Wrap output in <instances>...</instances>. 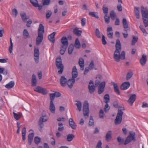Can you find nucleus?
<instances>
[{
  "label": "nucleus",
  "instance_id": "obj_1",
  "mask_svg": "<svg viewBox=\"0 0 148 148\" xmlns=\"http://www.w3.org/2000/svg\"><path fill=\"white\" fill-rule=\"evenodd\" d=\"M116 50L114 52L113 58L114 60L116 62H119L120 59L123 60L125 59V53L123 51L120 54L121 50V47L120 40L117 39L116 40L115 45Z\"/></svg>",
  "mask_w": 148,
  "mask_h": 148
},
{
  "label": "nucleus",
  "instance_id": "obj_2",
  "mask_svg": "<svg viewBox=\"0 0 148 148\" xmlns=\"http://www.w3.org/2000/svg\"><path fill=\"white\" fill-rule=\"evenodd\" d=\"M125 110V109L123 107L119 108L118 112L114 121L115 124L119 125L121 123L122 120V116L123 113L122 110Z\"/></svg>",
  "mask_w": 148,
  "mask_h": 148
},
{
  "label": "nucleus",
  "instance_id": "obj_3",
  "mask_svg": "<svg viewBox=\"0 0 148 148\" xmlns=\"http://www.w3.org/2000/svg\"><path fill=\"white\" fill-rule=\"evenodd\" d=\"M56 64L57 68L60 69L58 71L59 74H61L62 73L63 71L64 65L62 63V60L61 57H59L56 59Z\"/></svg>",
  "mask_w": 148,
  "mask_h": 148
},
{
  "label": "nucleus",
  "instance_id": "obj_4",
  "mask_svg": "<svg viewBox=\"0 0 148 148\" xmlns=\"http://www.w3.org/2000/svg\"><path fill=\"white\" fill-rule=\"evenodd\" d=\"M135 135V132L132 131L130 132L129 135L127 137L125 141V145L128 144L131 141L135 142L136 141Z\"/></svg>",
  "mask_w": 148,
  "mask_h": 148
},
{
  "label": "nucleus",
  "instance_id": "obj_5",
  "mask_svg": "<svg viewBox=\"0 0 148 148\" xmlns=\"http://www.w3.org/2000/svg\"><path fill=\"white\" fill-rule=\"evenodd\" d=\"M83 113L84 116L86 119H87L89 116V104L87 101H85L83 106Z\"/></svg>",
  "mask_w": 148,
  "mask_h": 148
},
{
  "label": "nucleus",
  "instance_id": "obj_6",
  "mask_svg": "<svg viewBox=\"0 0 148 148\" xmlns=\"http://www.w3.org/2000/svg\"><path fill=\"white\" fill-rule=\"evenodd\" d=\"M39 51L38 48H35L34 49V59L35 62L38 63L39 60Z\"/></svg>",
  "mask_w": 148,
  "mask_h": 148
},
{
  "label": "nucleus",
  "instance_id": "obj_7",
  "mask_svg": "<svg viewBox=\"0 0 148 148\" xmlns=\"http://www.w3.org/2000/svg\"><path fill=\"white\" fill-rule=\"evenodd\" d=\"M141 10L143 18H148V10L147 8L141 6Z\"/></svg>",
  "mask_w": 148,
  "mask_h": 148
},
{
  "label": "nucleus",
  "instance_id": "obj_8",
  "mask_svg": "<svg viewBox=\"0 0 148 148\" xmlns=\"http://www.w3.org/2000/svg\"><path fill=\"white\" fill-rule=\"evenodd\" d=\"M106 82L105 81L101 82L98 86V93L99 94H101L104 90V88L105 86Z\"/></svg>",
  "mask_w": 148,
  "mask_h": 148
},
{
  "label": "nucleus",
  "instance_id": "obj_9",
  "mask_svg": "<svg viewBox=\"0 0 148 148\" xmlns=\"http://www.w3.org/2000/svg\"><path fill=\"white\" fill-rule=\"evenodd\" d=\"M88 89L89 92L90 94L92 93L95 90V87L93 82L92 80H90L89 83Z\"/></svg>",
  "mask_w": 148,
  "mask_h": 148
},
{
  "label": "nucleus",
  "instance_id": "obj_10",
  "mask_svg": "<svg viewBox=\"0 0 148 148\" xmlns=\"http://www.w3.org/2000/svg\"><path fill=\"white\" fill-rule=\"evenodd\" d=\"M34 91L42 94L43 95H46L47 94L46 90L43 88L39 86H38L34 89Z\"/></svg>",
  "mask_w": 148,
  "mask_h": 148
},
{
  "label": "nucleus",
  "instance_id": "obj_11",
  "mask_svg": "<svg viewBox=\"0 0 148 148\" xmlns=\"http://www.w3.org/2000/svg\"><path fill=\"white\" fill-rule=\"evenodd\" d=\"M136 97V95L135 94H133L131 95L129 99L127 101V102L131 106L133 105V103L135 101Z\"/></svg>",
  "mask_w": 148,
  "mask_h": 148
},
{
  "label": "nucleus",
  "instance_id": "obj_12",
  "mask_svg": "<svg viewBox=\"0 0 148 148\" xmlns=\"http://www.w3.org/2000/svg\"><path fill=\"white\" fill-rule=\"evenodd\" d=\"M67 79L64 76H61L60 79V84L61 86L64 87L66 86L67 82Z\"/></svg>",
  "mask_w": 148,
  "mask_h": 148
},
{
  "label": "nucleus",
  "instance_id": "obj_13",
  "mask_svg": "<svg viewBox=\"0 0 148 148\" xmlns=\"http://www.w3.org/2000/svg\"><path fill=\"white\" fill-rule=\"evenodd\" d=\"M147 59V56L145 54H143L140 61V62L142 66L145 65Z\"/></svg>",
  "mask_w": 148,
  "mask_h": 148
},
{
  "label": "nucleus",
  "instance_id": "obj_14",
  "mask_svg": "<svg viewBox=\"0 0 148 148\" xmlns=\"http://www.w3.org/2000/svg\"><path fill=\"white\" fill-rule=\"evenodd\" d=\"M72 74V79H75L78 76V73L75 66H74L73 68Z\"/></svg>",
  "mask_w": 148,
  "mask_h": 148
},
{
  "label": "nucleus",
  "instance_id": "obj_15",
  "mask_svg": "<svg viewBox=\"0 0 148 148\" xmlns=\"http://www.w3.org/2000/svg\"><path fill=\"white\" fill-rule=\"evenodd\" d=\"M122 23L123 27L125 29L124 31L125 32H127V30H130V28L128 27V25L125 18H124L123 19Z\"/></svg>",
  "mask_w": 148,
  "mask_h": 148
},
{
  "label": "nucleus",
  "instance_id": "obj_16",
  "mask_svg": "<svg viewBox=\"0 0 148 148\" xmlns=\"http://www.w3.org/2000/svg\"><path fill=\"white\" fill-rule=\"evenodd\" d=\"M107 31L108 32L107 35L108 37L110 38H113V32H112V27H108L107 28Z\"/></svg>",
  "mask_w": 148,
  "mask_h": 148
},
{
  "label": "nucleus",
  "instance_id": "obj_17",
  "mask_svg": "<svg viewBox=\"0 0 148 148\" xmlns=\"http://www.w3.org/2000/svg\"><path fill=\"white\" fill-rule=\"evenodd\" d=\"M130 86V83L129 82H125L123 83L120 86L121 89L125 90L128 88Z\"/></svg>",
  "mask_w": 148,
  "mask_h": 148
},
{
  "label": "nucleus",
  "instance_id": "obj_18",
  "mask_svg": "<svg viewBox=\"0 0 148 148\" xmlns=\"http://www.w3.org/2000/svg\"><path fill=\"white\" fill-rule=\"evenodd\" d=\"M43 38V35L38 34V36L36 39V44L37 45H39L41 43Z\"/></svg>",
  "mask_w": 148,
  "mask_h": 148
},
{
  "label": "nucleus",
  "instance_id": "obj_19",
  "mask_svg": "<svg viewBox=\"0 0 148 148\" xmlns=\"http://www.w3.org/2000/svg\"><path fill=\"white\" fill-rule=\"evenodd\" d=\"M75 79L72 78L69 79L67 81V84L70 88H72L73 85L75 82Z\"/></svg>",
  "mask_w": 148,
  "mask_h": 148
},
{
  "label": "nucleus",
  "instance_id": "obj_20",
  "mask_svg": "<svg viewBox=\"0 0 148 148\" xmlns=\"http://www.w3.org/2000/svg\"><path fill=\"white\" fill-rule=\"evenodd\" d=\"M38 34L43 35L45 32L44 27L43 25L40 24L38 29Z\"/></svg>",
  "mask_w": 148,
  "mask_h": 148
},
{
  "label": "nucleus",
  "instance_id": "obj_21",
  "mask_svg": "<svg viewBox=\"0 0 148 148\" xmlns=\"http://www.w3.org/2000/svg\"><path fill=\"white\" fill-rule=\"evenodd\" d=\"M56 34V32H54L49 35L48 37L49 40L52 42L54 43L55 41L54 37Z\"/></svg>",
  "mask_w": 148,
  "mask_h": 148
},
{
  "label": "nucleus",
  "instance_id": "obj_22",
  "mask_svg": "<svg viewBox=\"0 0 148 148\" xmlns=\"http://www.w3.org/2000/svg\"><path fill=\"white\" fill-rule=\"evenodd\" d=\"M112 83L114 86V88L115 92L118 95L120 94V92L119 90V87L117 84L115 83L114 82H112Z\"/></svg>",
  "mask_w": 148,
  "mask_h": 148
},
{
  "label": "nucleus",
  "instance_id": "obj_23",
  "mask_svg": "<svg viewBox=\"0 0 148 148\" xmlns=\"http://www.w3.org/2000/svg\"><path fill=\"white\" fill-rule=\"evenodd\" d=\"M84 59L80 58L79 59V64L81 68V70L83 71L84 69Z\"/></svg>",
  "mask_w": 148,
  "mask_h": 148
},
{
  "label": "nucleus",
  "instance_id": "obj_24",
  "mask_svg": "<svg viewBox=\"0 0 148 148\" xmlns=\"http://www.w3.org/2000/svg\"><path fill=\"white\" fill-rule=\"evenodd\" d=\"M69 124L70 126L73 129H75L76 128V125L72 119L70 118L69 119Z\"/></svg>",
  "mask_w": 148,
  "mask_h": 148
},
{
  "label": "nucleus",
  "instance_id": "obj_25",
  "mask_svg": "<svg viewBox=\"0 0 148 148\" xmlns=\"http://www.w3.org/2000/svg\"><path fill=\"white\" fill-rule=\"evenodd\" d=\"M134 12L136 18L139 19L140 18V11L139 7H135Z\"/></svg>",
  "mask_w": 148,
  "mask_h": 148
},
{
  "label": "nucleus",
  "instance_id": "obj_26",
  "mask_svg": "<svg viewBox=\"0 0 148 148\" xmlns=\"http://www.w3.org/2000/svg\"><path fill=\"white\" fill-rule=\"evenodd\" d=\"M82 32V31L79 30L77 27L75 28L73 30L74 34L76 35L79 36H81Z\"/></svg>",
  "mask_w": 148,
  "mask_h": 148
},
{
  "label": "nucleus",
  "instance_id": "obj_27",
  "mask_svg": "<svg viewBox=\"0 0 148 148\" xmlns=\"http://www.w3.org/2000/svg\"><path fill=\"white\" fill-rule=\"evenodd\" d=\"M34 135V133H29L28 136V141L29 145H31Z\"/></svg>",
  "mask_w": 148,
  "mask_h": 148
},
{
  "label": "nucleus",
  "instance_id": "obj_28",
  "mask_svg": "<svg viewBox=\"0 0 148 148\" xmlns=\"http://www.w3.org/2000/svg\"><path fill=\"white\" fill-rule=\"evenodd\" d=\"M112 131L110 130L108 131L106 136V139L107 142L110 141L112 138Z\"/></svg>",
  "mask_w": 148,
  "mask_h": 148
},
{
  "label": "nucleus",
  "instance_id": "obj_29",
  "mask_svg": "<svg viewBox=\"0 0 148 148\" xmlns=\"http://www.w3.org/2000/svg\"><path fill=\"white\" fill-rule=\"evenodd\" d=\"M68 45H62L61 46V49L60 52L61 55H63L65 52L66 49L68 47Z\"/></svg>",
  "mask_w": 148,
  "mask_h": 148
},
{
  "label": "nucleus",
  "instance_id": "obj_30",
  "mask_svg": "<svg viewBox=\"0 0 148 148\" xmlns=\"http://www.w3.org/2000/svg\"><path fill=\"white\" fill-rule=\"evenodd\" d=\"M37 79L36 75L33 74L32 75V84L33 86H35L36 85Z\"/></svg>",
  "mask_w": 148,
  "mask_h": 148
},
{
  "label": "nucleus",
  "instance_id": "obj_31",
  "mask_svg": "<svg viewBox=\"0 0 148 148\" xmlns=\"http://www.w3.org/2000/svg\"><path fill=\"white\" fill-rule=\"evenodd\" d=\"M61 42L62 45H68L69 43L68 39L65 36H64L62 38L61 40Z\"/></svg>",
  "mask_w": 148,
  "mask_h": 148
},
{
  "label": "nucleus",
  "instance_id": "obj_32",
  "mask_svg": "<svg viewBox=\"0 0 148 148\" xmlns=\"http://www.w3.org/2000/svg\"><path fill=\"white\" fill-rule=\"evenodd\" d=\"M49 109L52 113L53 114L55 113V107L53 102H50Z\"/></svg>",
  "mask_w": 148,
  "mask_h": 148
},
{
  "label": "nucleus",
  "instance_id": "obj_33",
  "mask_svg": "<svg viewBox=\"0 0 148 148\" xmlns=\"http://www.w3.org/2000/svg\"><path fill=\"white\" fill-rule=\"evenodd\" d=\"M74 47L77 49H79L81 47V45L78 38H76L75 40Z\"/></svg>",
  "mask_w": 148,
  "mask_h": 148
},
{
  "label": "nucleus",
  "instance_id": "obj_34",
  "mask_svg": "<svg viewBox=\"0 0 148 148\" xmlns=\"http://www.w3.org/2000/svg\"><path fill=\"white\" fill-rule=\"evenodd\" d=\"M14 85V82L13 81H11L5 85V87L8 89H10L13 88Z\"/></svg>",
  "mask_w": 148,
  "mask_h": 148
},
{
  "label": "nucleus",
  "instance_id": "obj_35",
  "mask_svg": "<svg viewBox=\"0 0 148 148\" xmlns=\"http://www.w3.org/2000/svg\"><path fill=\"white\" fill-rule=\"evenodd\" d=\"M89 14L92 17H95L97 18H99L98 13L97 12H90L89 13Z\"/></svg>",
  "mask_w": 148,
  "mask_h": 148
},
{
  "label": "nucleus",
  "instance_id": "obj_36",
  "mask_svg": "<svg viewBox=\"0 0 148 148\" xmlns=\"http://www.w3.org/2000/svg\"><path fill=\"white\" fill-rule=\"evenodd\" d=\"M77 103H76L75 104L76 105L78 110L80 112L82 110V104L81 102L79 101H76Z\"/></svg>",
  "mask_w": 148,
  "mask_h": 148
},
{
  "label": "nucleus",
  "instance_id": "obj_37",
  "mask_svg": "<svg viewBox=\"0 0 148 148\" xmlns=\"http://www.w3.org/2000/svg\"><path fill=\"white\" fill-rule=\"evenodd\" d=\"M15 111L13 112V114H14V118L17 120H18L21 117L22 114H18L15 112Z\"/></svg>",
  "mask_w": 148,
  "mask_h": 148
},
{
  "label": "nucleus",
  "instance_id": "obj_38",
  "mask_svg": "<svg viewBox=\"0 0 148 148\" xmlns=\"http://www.w3.org/2000/svg\"><path fill=\"white\" fill-rule=\"evenodd\" d=\"M20 14L23 22H26L27 19V18L26 13L24 12L23 13H20Z\"/></svg>",
  "mask_w": 148,
  "mask_h": 148
},
{
  "label": "nucleus",
  "instance_id": "obj_39",
  "mask_svg": "<svg viewBox=\"0 0 148 148\" xmlns=\"http://www.w3.org/2000/svg\"><path fill=\"white\" fill-rule=\"evenodd\" d=\"M88 124L89 126H92L93 127L94 126V120L93 119V117L92 116H91L90 117V119Z\"/></svg>",
  "mask_w": 148,
  "mask_h": 148
},
{
  "label": "nucleus",
  "instance_id": "obj_40",
  "mask_svg": "<svg viewBox=\"0 0 148 148\" xmlns=\"http://www.w3.org/2000/svg\"><path fill=\"white\" fill-rule=\"evenodd\" d=\"M103 10V13L105 14V15H107L108 13V8L107 7H106V5L104 4L102 8Z\"/></svg>",
  "mask_w": 148,
  "mask_h": 148
},
{
  "label": "nucleus",
  "instance_id": "obj_41",
  "mask_svg": "<svg viewBox=\"0 0 148 148\" xmlns=\"http://www.w3.org/2000/svg\"><path fill=\"white\" fill-rule=\"evenodd\" d=\"M30 1L33 5L35 7L38 6V2L37 0H30Z\"/></svg>",
  "mask_w": 148,
  "mask_h": 148
},
{
  "label": "nucleus",
  "instance_id": "obj_42",
  "mask_svg": "<svg viewBox=\"0 0 148 148\" xmlns=\"http://www.w3.org/2000/svg\"><path fill=\"white\" fill-rule=\"evenodd\" d=\"M74 48V46L73 45H71L68 48V53L69 54H71Z\"/></svg>",
  "mask_w": 148,
  "mask_h": 148
},
{
  "label": "nucleus",
  "instance_id": "obj_43",
  "mask_svg": "<svg viewBox=\"0 0 148 148\" xmlns=\"http://www.w3.org/2000/svg\"><path fill=\"white\" fill-rule=\"evenodd\" d=\"M133 73L131 71H129L127 73L126 76L127 80H129L132 76L133 75Z\"/></svg>",
  "mask_w": 148,
  "mask_h": 148
},
{
  "label": "nucleus",
  "instance_id": "obj_44",
  "mask_svg": "<svg viewBox=\"0 0 148 148\" xmlns=\"http://www.w3.org/2000/svg\"><path fill=\"white\" fill-rule=\"evenodd\" d=\"M74 137V136L72 134H68L67 137V140L68 141H71L72 140Z\"/></svg>",
  "mask_w": 148,
  "mask_h": 148
},
{
  "label": "nucleus",
  "instance_id": "obj_45",
  "mask_svg": "<svg viewBox=\"0 0 148 148\" xmlns=\"http://www.w3.org/2000/svg\"><path fill=\"white\" fill-rule=\"evenodd\" d=\"M110 16L112 19L114 20L115 19V17L116 16V14L114 11H112L110 12Z\"/></svg>",
  "mask_w": 148,
  "mask_h": 148
},
{
  "label": "nucleus",
  "instance_id": "obj_46",
  "mask_svg": "<svg viewBox=\"0 0 148 148\" xmlns=\"http://www.w3.org/2000/svg\"><path fill=\"white\" fill-rule=\"evenodd\" d=\"M105 99L104 102L106 103H108L110 101V97L109 95L106 94L105 95L104 97Z\"/></svg>",
  "mask_w": 148,
  "mask_h": 148
},
{
  "label": "nucleus",
  "instance_id": "obj_47",
  "mask_svg": "<svg viewBox=\"0 0 148 148\" xmlns=\"http://www.w3.org/2000/svg\"><path fill=\"white\" fill-rule=\"evenodd\" d=\"M38 125L39 127V129L40 132H42V128L44 127L43 123L41 121H39Z\"/></svg>",
  "mask_w": 148,
  "mask_h": 148
},
{
  "label": "nucleus",
  "instance_id": "obj_48",
  "mask_svg": "<svg viewBox=\"0 0 148 148\" xmlns=\"http://www.w3.org/2000/svg\"><path fill=\"white\" fill-rule=\"evenodd\" d=\"M139 28L143 32L144 35L146 36L147 35L148 33L146 31L145 29L143 27L142 25H140Z\"/></svg>",
  "mask_w": 148,
  "mask_h": 148
},
{
  "label": "nucleus",
  "instance_id": "obj_49",
  "mask_svg": "<svg viewBox=\"0 0 148 148\" xmlns=\"http://www.w3.org/2000/svg\"><path fill=\"white\" fill-rule=\"evenodd\" d=\"M138 37H137L133 36V39L132 42V45H134L136 43L137 41L138 40Z\"/></svg>",
  "mask_w": 148,
  "mask_h": 148
},
{
  "label": "nucleus",
  "instance_id": "obj_50",
  "mask_svg": "<svg viewBox=\"0 0 148 148\" xmlns=\"http://www.w3.org/2000/svg\"><path fill=\"white\" fill-rule=\"evenodd\" d=\"M118 142L120 145L124 144L125 145L124 140L120 137H118L117 138Z\"/></svg>",
  "mask_w": 148,
  "mask_h": 148
},
{
  "label": "nucleus",
  "instance_id": "obj_51",
  "mask_svg": "<svg viewBox=\"0 0 148 148\" xmlns=\"http://www.w3.org/2000/svg\"><path fill=\"white\" fill-rule=\"evenodd\" d=\"M51 2L50 0H42V3L43 6L49 5Z\"/></svg>",
  "mask_w": 148,
  "mask_h": 148
},
{
  "label": "nucleus",
  "instance_id": "obj_52",
  "mask_svg": "<svg viewBox=\"0 0 148 148\" xmlns=\"http://www.w3.org/2000/svg\"><path fill=\"white\" fill-rule=\"evenodd\" d=\"M59 126L58 128V130L60 131H62L64 129V127L63 126V124L61 123H59L58 124Z\"/></svg>",
  "mask_w": 148,
  "mask_h": 148
},
{
  "label": "nucleus",
  "instance_id": "obj_53",
  "mask_svg": "<svg viewBox=\"0 0 148 148\" xmlns=\"http://www.w3.org/2000/svg\"><path fill=\"white\" fill-rule=\"evenodd\" d=\"M10 45L9 48V50L10 52L11 53L12 52L13 47V43H12L11 38H10Z\"/></svg>",
  "mask_w": 148,
  "mask_h": 148
},
{
  "label": "nucleus",
  "instance_id": "obj_54",
  "mask_svg": "<svg viewBox=\"0 0 148 148\" xmlns=\"http://www.w3.org/2000/svg\"><path fill=\"white\" fill-rule=\"evenodd\" d=\"M23 35L24 36H26L27 38L29 37V34L27 30L24 29L23 32Z\"/></svg>",
  "mask_w": 148,
  "mask_h": 148
},
{
  "label": "nucleus",
  "instance_id": "obj_55",
  "mask_svg": "<svg viewBox=\"0 0 148 148\" xmlns=\"http://www.w3.org/2000/svg\"><path fill=\"white\" fill-rule=\"evenodd\" d=\"M143 22L145 27L148 26V18H143Z\"/></svg>",
  "mask_w": 148,
  "mask_h": 148
},
{
  "label": "nucleus",
  "instance_id": "obj_56",
  "mask_svg": "<svg viewBox=\"0 0 148 148\" xmlns=\"http://www.w3.org/2000/svg\"><path fill=\"white\" fill-rule=\"evenodd\" d=\"M12 14L14 16V17H16L18 14V11L17 10L14 8L12 10Z\"/></svg>",
  "mask_w": 148,
  "mask_h": 148
},
{
  "label": "nucleus",
  "instance_id": "obj_57",
  "mask_svg": "<svg viewBox=\"0 0 148 148\" xmlns=\"http://www.w3.org/2000/svg\"><path fill=\"white\" fill-rule=\"evenodd\" d=\"M110 107L107 103H106L104 108V110L105 112H107L110 109Z\"/></svg>",
  "mask_w": 148,
  "mask_h": 148
},
{
  "label": "nucleus",
  "instance_id": "obj_58",
  "mask_svg": "<svg viewBox=\"0 0 148 148\" xmlns=\"http://www.w3.org/2000/svg\"><path fill=\"white\" fill-rule=\"evenodd\" d=\"M40 138L38 137H36L34 138V142L36 144H38L40 141Z\"/></svg>",
  "mask_w": 148,
  "mask_h": 148
},
{
  "label": "nucleus",
  "instance_id": "obj_59",
  "mask_svg": "<svg viewBox=\"0 0 148 148\" xmlns=\"http://www.w3.org/2000/svg\"><path fill=\"white\" fill-rule=\"evenodd\" d=\"M49 96L51 100L50 102H53L54 98L55 97L54 94L53 93L50 94Z\"/></svg>",
  "mask_w": 148,
  "mask_h": 148
},
{
  "label": "nucleus",
  "instance_id": "obj_60",
  "mask_svg": "<svg viewBox=\"0 0 148 148\" xmlns=\"http://www.w3.org/2000/svg\"><path fill=\"white\" fill-rule=\"evenodd\" d=\"M104 113L102 109H101L99 113V116L100 118L102 119L104 117Z\"/></svg>",
  "mask_w": 148,
  "mask_h": 148
},
{
  "label": "nucleus",
  "instance_id": "obj_61",
  "mask_svg": "<svg viewBox=\"0 0 148 148\" xmlns=\"http://www.w3.org/2000/svg\"><path fill=\"white\" fill-rule=\"evenodd\" d=\"M104 19L106 23L108 24L109 23L110 19V17L108 16L107 15H106V16L105 15Z\"/></svg>",
  "mask_w": 148,
  "mask_h": 148
},
{
  "label": "nucleus",
  "instance_id": "obj_62",
  "mask_svg": "<svg viewBox=\"0 0 148 148\" xmlns=\"http://www.w3.org/2000/svg\"><path fill=\"white\" fill-rule=\"evenodd\" d=\"M46 14V18L47 19L49 18L52 15V13L50 11H48Z\"/></svg>",
  "mask_w": 148,
  "mask_h": 148
},
{
  "label": "nucleus",
  "instance_id": "obj_63",
  "mask_svg": "<svg viewBox=\"0 0 148 148\" xmlns=\"http://www.w3.org/2000/svg\"><path fill=\"white\" fill-rule=\"evenodd\" d=\"M94 66V62L93 61H92L89 65L88 68L90 70H91L93 68Z\"/></svg>",
  "mask_w": 148,
  "mask_h": 148
},
{
  "label": "nucleus",
  "instance_id": "obj_64",
  "mask_svg": "<svg viewBox=\"0 0 148 148\" xmlns=\"http://www.w3.org/2000/svg\"><path fill=\"white\" fill-rule=\"evenodd\" d=\"M117 8L118 11L119 12H121L122 10V7L121 3L117 5Z\"/></svg>",
  "mask_w": 148,
  "mask_h": 148
}]
</instances>
